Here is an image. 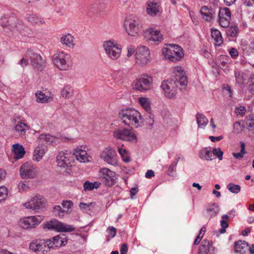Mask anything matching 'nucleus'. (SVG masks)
I'll use <instances>...</instances> for the list:
<instances>
[{"instance_id": "1", "label": "nucleus", "mask_w": 254, "mask_h": 254, "mask_svg": "<svg viewBox=\"0 0 254 254\" xmlns=\"http://www.w3.org/2000/svg\"><path fill=\"white\" fill-rule=\"evenodd\" d=\"M119 116L123 122L128 126L135 127L141 126V116L140 113L134 109H127L121 111Z\"/></svg>"}, {"instance_id": "2", "label": "nucleus", "mask_w": 254, "mask_h": 254, "mask_svg": "<svg viewBox=\"0 0 254 254\" xmlns=\"http://www.w3.org/2000/svg\"><path fill=\"white\" fill-rule=\"evenodd\" d=\"M164 58L171 62H176L182 59L184 56L182 48L174 44H168L162 49Z\"/></svg>"}, {"instance_id": "3", "label": "nucleus", "mask_w": 254, "mask_h": 254, "mask_svg": "<svg viewBox=\"0 0 254 254\" xmlns=\"http://www.w3.org/2000/svg\"><path fill=\"white\" fill-rule=\"evenodd\" d=\"M124 27L127 34L131 36H137L142 31L141 20L133 15H130L126 18Z\"/></svg>"}, {"instance_id": "4", "label": "nucleus", "mask_w": 254, "mask_h": 254, "mask_svg": "<svg viewBox=\"0 0 254 254\" xmlns=\"http://www.w3.org/2000/svg\"><path fill=\"white\" fill-rule=\"evenodd\" d=\"M0 24L4 30L6 32H8V31L12 32L19 31L20 32L24 27L22 22L19 21L14 16H10L8 18L6 17H2Z\"/></svg>"}, {"instance_id": "5", "label": "nucleus", "mask_w": 254, "mask_h": 254, "mask_svg": "<svg viewBox=\"0 0 254 254\" xmlns=\"http://www.w3.org/2000/svg\"><path fill=\"white\" fill-rule=\"evenodd\" d=\"M103 48L108 57L113 60L118 59L122 53V46L113 40L106 41Z\"/></svg>"}, {"instance_id": "6", "label": "nucleus", "mask_w": 254, "mask_h": 254, "mask_svg": "<svg viewBox=\"0 0 254 254\" xmlns=\"http://www.w3.org/2000/svg\"><path fill=\"white\" fill-rule=\"evenodd\" d=\"M54 64L60 70H67L71 64L70 56L64 52H59L52 57Z\"/></svg>"}, {"instance_id": "7", "label": "nucleus", "mask_w": 254, "mask_h": 254, "mask_svg": "<svg viewBox=\"0 0 254 254\" xmlns=\"http://www.w3.org/2000/svg\"><path fill=\"white\" fill-rule=\"evenodd\" d=\"M44 228L64 232H73L75 230V228L72 225L61 222L56 219H53L44 223Z\"/></svg>"}, {"instance_id": "8", "label": "nucleus", "mask_w": 254, "mask_h": 254, "mask_svg": "<svg viewBox=\"0 0 254 254\" xmlns=\"http://www.w3.org/2000/svg\"><path fill=\"white\" fill-rule=\"evenodd\" d=\"M113 136L118 139L127 141L136 140V136L133 130L126 128H120L115 129L113 132Z\"/></svg>"}, {"instance_id": "9", "label": "nucleus", "mask_w": 254, "mask_h": 254, "mask_svg": "<svg viewBox=\"0 0 254 254\" xmlns=\"http://www.w3.org/2000/svg\"><path fill=\"white\" fill-rule=\"evenodd\" d=\"M46 205L45 198L40 195H37L24 204L25 208L34 210H42Z\"/></svg>"}, {"instance_id": "10", "label": "nucleus", "mask_w": 254, "mask_h": 254, "mask_svg": "<svg viewBox=\"0 0 254 254\" xmlns=\"http://www.w3.org/2000/svg\"><path fill=\"white\" fill-rule=\"evenodd\" d=\"M19 173L22 179L34 178L38 174L36 167L29 162H25L20 167Z\"/></svg>"}, {"instance_id": "11", "label": "nucleus", "mask_w": 254, "mask_h": 254, "mask_svg": "<svg viewBox=\"0 0 254 254\" xmlns=\"http://www.w3.org/2000/svg\"><path fill=\"white\" fill-rule=\"evenodd\" d=\"M56 159L57 166L61 168L65 169L71 166L70 163L72 156L70 151L65 150L60 152Z\"/></svg>"}, {"instance_id": "12", "label": "nucleus", "mask_w": 254, "mask_h": 254, "mask_svg": "<svg viewBox=\"0 0 254 254\" xmlns=\"http://www.w3.org/2000/svg\"><path fill=\"white\" fill-rule=\"evenodd\" d=\"M99 172L100 178L106 186L111 187L117 183V178L115 172L107 168L100 169Z\"/></svg>"}, {"instance_id": "13", "label": "nucleus", "mask_w": 254, "mask_h": 254, "mask_svg": "<svg viewBox=\"0 0 254 254\" xmlns=\"http://www.w3.org/2000/svg\"><path fill=\"white\" fill-rule=\"evenodd\" d=\"M101 158L105 162L115 166L118 163L116 151L111 147L106 148L101 153Z\"/></svg>"}, {"instance_id": "14", "label": "nucleus", "mask_w": 254, "mask_h": 254, "mask_svg": "<svg viewBox=\"0 0 254 254\" xmlns=\"http://www.w3.org/2000/svg\"><path fill=\"white\" fill-rule=\"evenodd\" d=\"M44 216L36 215L27 217L20 221V225L24 229H28L35 227L43 220Z\"/></svg>"}, {"instance_id": "15", "label": "nucleus", "mask_w": 254, "mask_h": 254, "mask_svg": "<svg viewBox=\"0 0 254 254\" xmlns=\"http://www.w3.org/2000/svg\"><path fill=\"white\" fill-rule=\"evenodd\" d=\"M151 79L146 76L137 78L133 82V88L141 92L147 91L150 88Z\"/></svg>"}, {"instance_id": "16", "label": "nucleus", "mask_w": 254, "mask_h": 254, "mask_svg": "<svg viewBox=\"0 0 254 254\" xmlns=\"http://www.w3.org/2000/svg\"><path fill=\"white\" fill-rule=\"evenodd\" d=\"M165 96L168 98H174L177 94V87L168 81H164L161 86Z\"/></svg>"}, {"instance_id": "17", "label": "nucleus", "mask_w": 254, "mask_h": 254, "mask_svg": "<svg viewBox=\"0 0 254 254\" xmlns=\"http://www.w3.org/2000/svg\"><path fill=\"white\" fill-rule=\"evenodd\" d=\"M144 37L147 41H153L158 44L163 40L160 31L153 28H149L144 32Z\"/></svg>"}, {"instance_id": "18", "label": "nucleus", "mask_w": 254, "mask_h": 254, "mask_svg": "<svg viewBox=\"0 0 254 254\" xmlns=\"http://www.w3.org/2000/svg\"><path fill=\"white\" fill-rule=\"evenodd\" d=\"M149 51L145 46L138 47L136 52V60L141 64H146L149 59Z\"/></svg>"}, {"instance_id": "19", "label": "nucleus", "mask_w": 254, "mask_h": 254, "mask_svg": "<svg viewBox=\"0 0 254 254\" xmlns=\"http://www.w3.org/2000/svg\"><path fill=\"white\" fill-rule=\"evenodd\" d=\"M231 13L228 8H224L219 11V22L223 28L229 27L230 23Z\"/></svg>"}, {"instance_id": "20", "label": "nucleus", "mask_w": 254, "mask_h": 254, "mask_svg": "<svg viewBox=\"0 0 254 254\" xmlns=\"http://www.w3.org/2000/svg\"><path fill=\"white\" fill-rule=\"evenodd\" d=\"M52 248L64 246L67 243V239L64 234H60L51 239Z\"/></svg>"}, {"instance_id": "21", "label": "nucleus", "mask_w": 254, "mask_h": 254, "mask_svg": "<svg viewBox=\"0 0 254 254\" xmlns=\"http://www.w3.org/2000/svg\"><path fill=\"white\" fill-rule=\"evenodd\" d=\"M27 54L29 56L32 66L35 68L39 69L42 64V60L41 56L31 51H28Z\"/></svg>"}, {"instance_id": "22", "label": "nucleus", "mask_w": 254, "mask_h": 254, "mask_svg": "<svg viewBox=\"0 0 254 254\" xmlns=\"http://www.w3.org/2000/svg\"><path fill=\"white\" fill-rule=\"evenodd\" d=\"M202 18L206 21H211L215 14V11L211 7L207 6H202L200 10Z\"/></svg>"}, {"instance_id": "23", "label": "nucleus", "mask_w": 254, "mask_h": 254, "mask_svg": "<svg viewBox=\"0 0 254 254\" xmlns=\"http://www.w3.org/2000/svg\"><path fill=\"white\" fill-rule=\"evenodd\" d=\"M73 155L76 157V159L80 162L85 163L88 162V156L86 151L85 150L81 149V148L77 147L75 149L73 152Z\"/></svg>"}, {"instance_id": "24", "label": "nucleus", "mask_w": 254, "mask_h": 254, "mask_svg": "<svg viewBox=\"0 0 254 254\" xmlns=\"http://www.w3.org/2000/svg\"><path fill=\"white\" fill-rule=\"evenodd\" d=\"M234 250L236 253L245 254L249 250V244L245 241H237L234 244Z\"/></svg>"}, {"instance_id": "25", "label": "nucleus", "mask_w": 254, "mask_h": 254, "mask_svg": "<svg viewBox=\"0 0 254 254\" xmlns=\"http://www.w3.org/2000/svg\"><path fill=\"white\" fill-rule=\"evenodd\" d=\"M55 139V137L49 134H41L37 138L36 142L37 144L45 145L47 147V144L53 142Z\"/></svg>"}, {"instance_id": "26", "label": "nucleus", "mask_w": 254, "mask_h": 254, "mask_svg": "<svg viewBox=\"0 0 254 254\" xmlns=\"http://www.w3.org/2000/svg\"><path fill=\"white\" fill-rule=\"evenodd\" d=\"M46 151V147L45 145L38 144L33 153V159L37 162L39 161Z\"/></svg>"}, {"instance_id": "27", "label": "nucleus", "mask_w": 254, "mask_h": 254, "mask_svg": "<svg viewBox=\"0 0 254 254\" xmlns=\"http://www.w3.org/2000/svg\"><path fill=\"white\" fill-rule=\"evenodd\" d=\"M29 129L28 126L21 122H18L13 127V130L18 135L21 136L25 135L26 132Z\"/></svg>"}, {"instance_id": "28", "label": "nucleus", "mask_w": 254, "mask_h": 254, "mask_svg": "<svg viewBox=\"0 0 254 254\" xmlns=\"http://www.w3.org/2000/svg\"><path fill=\"white\" fill-rule=\"evenodd\" d=\"M159 5L157 2H147L146 12L151 16H155L159 12Z\"/></svg>"}, {"instance_id": "29", "label": "nucleus", "mask_w": 254, "mask_h": 254, "mask_svg": "<svg viewBox=\"0 0 254 254\" xmlns=\"http://www.w3.org/2000/svg\"><path fill=\"white\" fill-rule=\"evenodd\" d=\"M35 96L37 97V101L39 103H47L51 102L53 100V95L50 94L48 96L41 91H37L35 93Z\"/></svg>"}, {"instance_id": "30", "label": "nucleus", "mask_w": 254, "mask_h": 254, "mask_svg": "<svg viewBox=\"0 0 254 254\" xmlns=\"http://www.w3.org/2000/svg\"><path fill=\"white\" fill-rule=\"evenodd\" d=\"M73 39L74 37L71 34H66L61 37V42L67 47L73 48L74 46Z\"/></svg>"}, {"instance_id": "31", "label": "nucleus", "mask_w": 254, "mask_h": 254, "mask_svg": "<svg viewBox=\"0 0 254 254\" xmlns=\"http://www.w3.org/2000/svg\"><path fill=\"white\" fill-rule=\"evenodd\" d=\"M12 152L14 154V157L16 159L22 158L25 153L23 146L19 144H15L12 146Z\"/></svg>"}, {"instance_id": "32", "label": "nucleus", "mask_w": 254, "mask_h": 254, "mask_svg": "<svg viewBox=\"0 0 254 254\" xmlns=\"http://www.w3.org/2000/svg\"><path fill=\"white\" fill-rule=\"evenodd\" d=\"M212 242L207 239L203 240L199 248L198 254H208L210 247H212Z\"/></svg>"}, {"instance_id": "33", "label": "nucleus", "mask_w": 254, "mask_h": 254, "mask_svg": "<svg viewBox=\"0 0 254 254\" xmlns=\"http://www.w3.org/2000/svg\"><path fill=\"white\" fill-rule=\"evenodd\" d=\"M25 18L33 25H41L45 23L43 19L34 14H27Z\"/></svg>"}, {"instance_id": "34", "label": "nucleus", "mask_w": 254, "mask_h": 254, "mask_svg": "<svg viewBox=\"0 0 254 254\" xmlns=\"http://www.w3.org/2000/svg\"><path fill=\"white\" fill-rule=\"evenodd\" d=\"M41 252L44 254L49 252L52 248L51 239L40 240Z\"/></svg>"}, {"instance_id": "35", "label": "nucleus", "mask_w": 254, "mask_h": 254, "mask_svg": "<svg viewBox=\"0 0 254 254\" xmlns=\"http://www.w3.org/2000/svg\"><path fill=\"white\" fill-rule=\"evenodd\" d=\"M196 119L198 127L202 128H203L208 123L206 117L201 113H197L196 115Z\"/></svg>"}, {"instance_id": "36", "label": "nucleus", "mask_w": 254, "mask_h": 254, "mask_svg": "<svg viewBox=\"0 0 254 254\" xmlns=\"http://www.w3.org/2000/svg\"><path fill=\"white\" fill-rule=\"evenodd\" d=\"M219 207L216 203H212L209 205L206 209V212L210 217L216 216L219 213Z\"/></svg>"}, {"instance_id": "37", "label": "nucleus", "mask_w": 254, "mask_h": 254, "mask_svg": "<svg viewBox=\"0 0 254 254\" xmlns=\"http://www.w3.org/2000/svg\"><path fill=\"white\" fill-rule=\"evenodd\" d=\"M73 94V89L69 85L64 86L61 92V95L64 98H69Z\"/></svg>"}, {"instance_id": "38", "label": "nucleus", "mask_w": 254, "mask_h": 254, "mask_svg": "<svg viewBox=\"0 0 254 254\" xmlns=\"http://www.w3.org/2000/svg\"><path fill=\"white\" fill-rule=\"evenodd\" d=\"M212 151L208 148H204L202 149L199 152V157L201 159H204L206 160H211L212 159Z\"/></svg>"}, {"instance_id": "39", "label": "nucleus", "mask_w": 254, "mask_h": 254, "mask_svg": "<svg viewBox=\"0 0 254 254\" xmlns=\"http://www.w3.org/2000/svg\"><path fill=\"white\" fill-rule=\"evenodd\" d=\"M211 36L216 42V44L220 45L223 42V39L221 32L217 29L212 30Z\"/></svg>"}, {"instance_id": "40", "label": "nucleus", "mask_w": 254, "mask_h": 254, "mask_svg": "<svg viewBox=\"0 0 254 254\" xmlns=\"http://www.w3.org/2000/svg\"><path fill=\"white\" fill-rule=\"evenodd\" d=\"M100 183H98L97 182L94 183H90L88 181L85 182L83 184L84 190H92L94 189H97L99 188Z\"/></svg>"}, {"instance_id": "41", "label": "nucleus", "mask_w": 254, "mask_h": 254, "mask_svg": "<svg viewBox=\"0 0 254 254\" xmlns=\"http://www.w3.org/2000/svg\"><path fill=\"white\" fill-rule=\"evenodd\" d=\"M177 82L182 86H186L188 84V79L185 74H176L174 83Z\"/></svg>"}, {"instance_id": "42", "label": "nucleus", "mask_w": 254, "mask_h": 254, "mask_svg": "<svg viewBox=\"0 0 254 254\" xmlns=\"http://www.w3.org/2000/svg\"><path fill=\"white\" fill-rule=\"evenodd\" d=\"M141 106L145 109L146 112L151 111V107L149 99L147 98L140 97L138 99Z\"/></svg>"}, {"instance_id": "43", "label": "nucleus", "mask_w": 254, "mask_h": 254, "mask_svg": "<svg viewBox=\"0 0 254 254\" xmlns=\"http://www.w3.org/2000/svg\"><path fill=\"white\" fill-rule=\"evenodd\" d=\"M29 249L34 252H41L40 240L31 242L29 245Z\"/></svg>"}, {"instance_id": "44", "label": "nucleus", "mask_w": 254, "mask_h": 254, "mask_svg": "<svg viewBox=\"0 0 254 254\" xmlns=\"http://www.w3.org/2000/svg\"><path fill=\"white\" fill-rule=\"evenodd\" d=\"M228 190L233 193L237 194L241 191V187L239 185L229 183L227 185Z\"/></svg>"}, {"instance_id": "45", "label": "nucleus", "mask_w": 254, "mask_h": 254, "mask_svg": "<svg viewBox=\"0 0 254 254\" xmlns=\"http://www.w3.org/2000/svg\"><path fill=\"white\" fill-rule=\"evenodd\" d=\"M53 212L55 215L62 218L64 217V213H66L67 211L63 209L60 205H57L54 207Z\"/></svg>"}, {"instance_id": "46", "label": "nucleus", "mask_w": 254, "mask_h": 254, "mask_svg": "<svg viewBox=\"0 0 254 254\" xmlns=\"http://www.w3.org/2000/svg\"><path fill=\"white\" fill-rule=\"evenodd\" d=\"M179 158L176 159V161L173 162L170 166L168 169V173L169 176H173L174 172L176 171V166L179 161Z\"/></svg>"}, {"instance_id": "47", "label": "nucleus", "mask_w": 254, "mask_h": 254, "mask_svg": "<svg viewBox=\"0 0 254 254\" xmlns=\"http://www.w3.org/2000/svg\"><path fill=\"white\" fill-rule=\"evenodd\" d=\"M146 123L149 126H152L154 124V115L151 113V111L147 112L145 115Z\"/></svg>"}, {"instance_id": "48", "label": "nucleus", "mask_w": 254, "mask_h": 254, "mask_svg": "<svg viewBox=\"0 0 254 254\" xmlns=\"http://www.w3.org/2000/svg\"><path fill=\"white\" fill-rule=\"evenodd\" d=\"M246 124L250 127H252L254 126V114H251L246 118Z\"/></svg>"}, {"instance_id": "49", "label": "nucleus", "mask_w": 254, "mask_h": 254, "mask_svg": "<svg viewBox=\"0 0 254 254\" xmlns=\"http://www.w3.org/2000/svg\"><path fill=\"white\" fill-rule=\"evenodd\" d=\"M212 153L221 161L223 159V152L221 150L220 148H214L212 151Z\"/></svg>"}, {"instance_id": "50", "label": "nucleus", "mask_w": 254, "mask_h": 254, "mask_svg": "<svg viewBox=\"0 0 254 254\" xmlns=\"http://www.w3.org/2000/svg\"><path fill=\"white\" fill-rule=\"evenodd\" d=\"M7 195V190L3 186L0 187V201L5 200Z\"/></svg>"}, {"instance_id": "51", "label": "nucleus", "mask_w": 254, "mask_h": 254, "mask_svg": "<svg viewBox=\"0 0 254 254\" xmlns=\"http://www.w3.org/2000/svg\"><path fill=\"white\" fill-rule=\"evenodd\" d=\"M238 29L236 26H231L228 30V33L231 37H234L237 35Z\"/></svg>"}, {"instance_id": "52", "label": "nucleus", "mask_w": 254, "mask_h": 254, "mask_svg": "<svg viewBox=\"0 0 254 254\" xmlns=\"http://www.w3.org/2000/svg\"><path fill=\"white\" fill-rule=\"evenodd\" d=\"M107 232L109 235L108 240H109L110 238H114L117 234V229L113 226L109 227L107 230Z\"/></svg>"}, {"instance_id": "53", "label": "nucleus", "mask_w": 254, "mask_h": 254, "mask_svg": "<svg viewBox=\"0 0 254 254\" xmlns=\"http://www.w3.org/2000/svg\"><path fill=\"white\" fill-rule=\"evenodd\" d=\"M222 220L220 221V224L221 227L227 228L228 227V223L225 220L229 218V215L225 214L222 216Z\"/></svg>"}, {"instance_id": "54", "label": "nucleus", "mask_w": 254, "mask_h": 254, "mask_svg": "<svg viewBox=\"0 0 254 254\" xmlns=\"http://www.w3.org/2000/svg\"><path fill=\"white\" fill-rule=\"evenodd\" d=\"M229 54L230 55V56H231V57L233 59H235L236 57H237L239 55L238 50L234 48H231L229 50Z\"/></svg>"}, {"instance_id": "55", "label": "nucleus", "mask_w": 254, "mask_h": 254, "mask_svg": "<svg viewBox=\"0 0 254 254\" xmlns=\"http://www.w3.org/2000/svg\"><path fill=\"white\" fill-rule=\"evenodd\" d=\"M73 205V202L71 200H64L62 202V206L65 208L69 209Z\"/></svg>"}, {"instance_id": "56", "label": "nucleus", "mask_w": 254, "mask_h": 254, "mask_svg": "<svg viewBox=\"0 0 254 254\" xmlns=\"http://www.w3.org/2000/svg\"><path fill=\"white\" fill-rule=\"evenodd\" d=\"M18 188L19 190H26L29 187L26 182H21L18 184Z\"/></svg>"}, {"instance_id": "57", "label": "nucleus", "mask_w": 254, "mask_h": 254, "mask_svg": "<svg viewBox=\"0 0 254 254\" xmlns=\"http://www.w3.org/2000/svg\"><path fill=\"white\" fill-rule=\"evenodd\" d=\"M128 248H127V245L126 243L123 244L121 248L120 254H127V252Z\"/></svg>"}, {"instance_id": "58", "label": "nucleus", "mask_w": 254, "mask_h": 254, "mask_svg": "<svg viewBox=\"0 0 254 254\" xmlns=\"http://www.w3.org/2000/svg\"><path fill=\"white\" fill-rule=\"evenodd\" d=\"M245 154V153L241 152V151L240 152H238V153L234 152L232 153V155L235 158L239 159V160L242 159L244 157V156Z\"/></svg>"}, {"instance_id": "59", "label": "nucleus", "mask_w": 254, "mask_h": 254, "mask_svg": "<svg viewBox=\"0 0 254 254\" xmlns=\"http://www.w3.org/2000/svg\"><path fill=\"white\" fill-rule=\"evenodd\" d=\"M134 53V47L132 46H130L127 48V56L128 57H131Z\"/></svg>"}, {"instance_id": "60", "label": "nucleus", "mask_w": 254, "mask_h": 254, "mask_svg": "<svg viewBox=\"0 0 254 254\" xmlns=\"http://www.w3.org/2000/svg\"><path fill=\"white\" fill-rule=\"evenodd\" d=\"M223 137L222 135H220L219 136H216V137H215V136H209V138L213 142H215L216 141H220L222 139H223Z\"/></svg>"}, {"instance_id": "61", "label": "nucleus", "mask_w": 254, "mask_h": 254, "mask_svg": "<svg viewBox=\"0 0 254 254\" xmlns=\"http://www.w3.org/2000/svg\"><path fill=\"white\" fill-rule=\"evenodd\" d=\"M118 152L123 158L126 155L127 153V151L125 149L119 147H118Z\"/></svg>"}, {"instance_id": "62", "label": "nucleus", "mask_w": 254, "mask_h": 254, "mask_svg": "<svg viewBox=\"0 0 254 254\" xmlns=\"http://www.w3.org/2000/svg\"><path fill=\"white\" fill-rule=\"evenodd\" d=\"M243 3L246 6H251L254 4V0H243Z\"/></svg>"}, {"instance_id": "63", "label": "nucleus", "mask_w": 254, "mask_h": 254, "mask_svg": "<svg viewBox=\"0 0 254 254\" xmlns=\"http://www.w3.org/2000/svg\"><path fill=\"white\" fill-rule=\"evenodd\" d=\"M248 90L250 93L254 94V82L249 84Z\"/></svg>"}, {"instance_id": "64", "label": "nucleus", "mask_w": 254, "mask_h": 254, "mask_svg": "<svg viewBox=\"0 0 254 254\" xmlns=\"http://www.w3.org/2000/svg\"><path fill=\"white\" fill-rule=\"evenodd\" d=\"M145 176L146 178H150L154 176V173L152 170H149L145 173Z\"/></svg>"}]
</instances>
